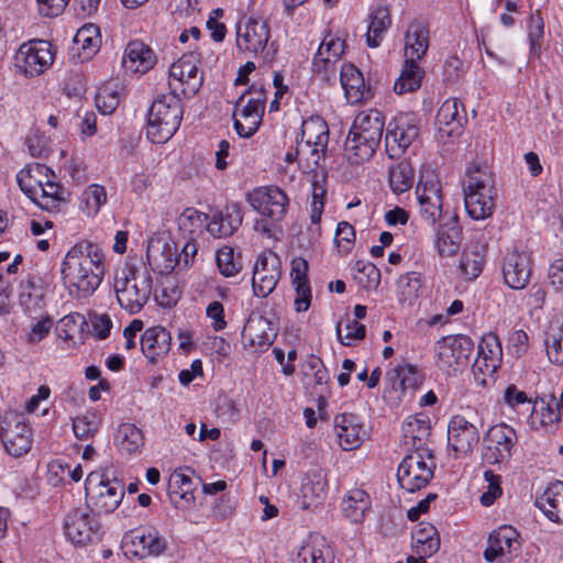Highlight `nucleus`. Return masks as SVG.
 Returning <instances> with one entry per match:
<instances>
[{"mask_svg": "<svg viewBox=\"0 0 563 563\" xmlns=\"http://www.w3.org/2000/svg\"><path fill=\"white\" fill-rule=\"evenodd\" d=\"M104 253L99 245L88 241L75 244L62 263L64 284L77 298L91 296L104 275Z\"/></svg>", "mask_w": 563, "mask_h": 563, "instance_id": "nucleus-1", "label": "nucleus"}, {"mask_svg": "<svg viewBox=\"0 0 563 563\" xmlns=\"http://www.w3.org/2000/svg\"><path fill=\"white\" fill-rule=\"evenodd\" d=\"M113 288L120 307L135 314L142 310L151 297L153 277L143 265L125 264L115 272Z\"/></svg>", "mask_w": 563, "mask_h": 563, "instance_id": "nucleus-2", "label": "nucleus"}, {"mask_svg": "<svg viewBox=\"0 0 563 563\" xmlns=\"http://www.w3.org/2000/svg\"><path fill=\"white\" fill-rule=\"evenodd\" d=\"M183 104L178 93L173 91L158 95L148 110L147 137L153 143H165L179 129Z\"/></svg>", "mask_w": 563, "mask_h": 563, "instance_id": "nucleus-3", "label": "nucleus"}, {"mask_svg": "<svg viewBox=\"0 0 563 563\" xmlns=\"http://www.w3.org/2000/svg\"><path fill=\"white\" fill-rule=\"evenodd\" d=\"M435 365L452 374L467 367L474 351V342L464 334L442 336L435 342Z\"/></svg>", "mask_w": 563, "mask_h": 563, "instance_id": "nucleus-4", "label": "nucleus"}, {"mask_svg": "<svg viewBox=\"0 0 563 563\" xmlns=\"http://www.w3.org/2000/svg\"><path fill=\"white\" fill-rule=\"evenodd\" d=\"M85 490L88 500L99 514L114 511L124 496V486L119 479H109L96 472L87 476Z\"/></svg>", "mask_w": 563, "mask_h": 563, "instance_id": "nucleus-5", "label": "nucleus"}, {"mask_svg": "<svg viewBox=\"0 0 563 563\" xmlns=\"http://www.w3.org/2000/svg\"><path fill=\"white\" fill-rule=\"evenodd\" d=\"M199 55L195 52L184 54L169 68V88L170 91L181 95L186 98L194 97L201 88L203 82L202 73L198 69Z\"/></svg>", "mask_w": 563, "mask_h": 563, "instance_id": "nucleus-6", "label": "nucleus"}, {"mask_svg": "<svg viewBox=\"0 0 563 563\" xmlns=\"http://www.w3.org/2000/svg\"><path fill=\"white\" fill-rule=\"evenodd\" d=\"M517 441L515 429L506 423L490 427L483 438V460L489 465L508 462Z\"/></svg>", "mask_w": 563, "mask_h": 563, "instance_id": "nucleus-7", "label": "nucleus"}, {"mask_svg": "<svg viewBox=\"0 0 563 563\" xmlns=\"http://www.w3.org/2000/svg\"><path fill=\"white\" fill-rule=\"evenodd\" d=\"M55 53L49 42L33 40L23 43L15 55V66L26 77L43 74L54 62Z\"/></svg>", "mask_w": 563, "mask_h": 563, "instance_id": "nucleus-8", "label": "nucleus"}, {"mask_svg": "<svg viewBox=\"0 0 563 563\" xmlns=\"http://www.w3.org/2000/svg\"><path fill=\"white\" fill-rule=\"evenodd\" d=\"M31 428L15 415H5L0 423V439L8 454L20 457L31 450Z\"/></svg>", "mask_w": 563, "mask_h": 563, "instance_id": "nucleus-9", "label": "nucleus"}, {"mask_svg": "<svg viewBox=\"0 0 563 563\" xmlns=\"http://www.w3.org/2000/svg\"><path fill=\"white\" fill-rule=\"evenodd\" d=\"M247 201L261 216L273 222L284 219L289 203L286 194L276 186L254 189L247 195Z\"/></svg>", "mask_w": 563, "mask_h": 563, "instance_id": "nucleus-10", "label": "nucleus"}, {"mask_svg": "<svg viewBox=\"0 0 563 563\" xmlns=\"http://www.w3.org/2000/svg\"><path fill=\"white\" fill-rule=\"evenodd\" d=\"M432 477V467L426 463L423 452L407 454L398 466V483L409 493L426 487Z\"/></svg>", "mask_w": 563, "mask_h": 563, "instance_id": "nucleus-11", "label": "nucleus"}, {"mask_svg": "<svg viewBox=\"0 0 563 563\" xmlns=\"http://www.w3.org/2000/svg\"><path fill=\"white\" fill-rule=\"evenodd\" d=\"M282 275V261L272 251L262 253L253 269L252 288L254 295L265 298L276 288Z\"/></svg>", "mask_w": 563, "mask_h": 563, "instance_id": "nucleus-12", "label": "nucleus"}, {"mask_svg": "<svg viewBox=\"0 0 563 563\" xmlns=\"http://www.w3.org/2000/svg\"><path fill=\"white\" fill-rule=\"evenodd\" d=\"M345 42L340 37L327 35L319 45L312 60L313 73L324 82L335 79V64L344 54Z\"/></svg>", "mask_w": 563, "mask_h": 563, "instance_id": "nucleus-13", "label": "nucleus"}, {"mask_svg": "<svg viewBox=\"0 0 563 563\" xmlns=\"http://www.w3.org/2000/svg\"><path fill=\"white\" fill-rule=\"evenodd\" d=\"M67 538L77 545H85L99 537V522L82 509H73L64 523Z\"/></svg>", "mask_w": 563, "mask_h": 563, "instance_id": "nucleus-14", "label": "nucleus"}, {"mask_svg": "<svg viewBox=\"0 0 563 563\" xmlns=\"http://www.w3.org/2000/svg\"><path fill=\"white\" fill-rule=\"evenodd\" d=\"M520 548L519 532L511 526H501L490 533L484 558L488 562H494L497 558L506 554L517 555Z\"/></svg>", "mask_w": 563, "mask_h": 563, "instance_id": "nucleus-15", "label": "nucleus"}, {"mask_svg": "<svg viewBox=\"0 0 563 563\" xmlns=\"http://www.w3.org/2000/svg\"><path fill=\"white\" fill-rule=\"evenodd\" d=\"M448 441L454 452L467 454L477 445L479 431L464 417L454 416L448 426Z\"/></svg>", "mask_w": 563, "mask_h": 563, "instance_id": "nucleus-16", "label": "nucleus"}, {"mask_svg": "<svg viewBox=\"0 0 563 563\" xmlns=\"http://www.w3.org/2000/svg\"><path fill=\"white\" fill-rule=\"evenodd\" d=\"M329 140L327 123L320 118L305 120L300 130V143L310 152L316 166L323 156Z\"/></svg>", "mask_w": 563, "mask_h": 563, "instance_id": "nucleus-17", "label": "nucleus"}, {"mask_svg": "<svg viewBox=\"0 0 563 563\" xmlns=\"http://www.w3.org/2000/svg\"><path fill=\"white\" fill-rule=\"evenodd\" d=\"M418 135L419 128L412 122L389 123L385 134V148L388 157H400Z\"/></svg>", "mask_w": 563, "mask_h": 563, "instance_id": "nucleus-18", "label": "nucleus"}, {"mask_svg": "<svg viewBox=\"0 0 563 563\" xmlns=\"http://www.w3.org/2000/svg\"><path fill=\"white\" fill-rule=\"evenodd\" d=\"M505 283L512 289H523L531 277V258L527 252L512 251L505 257Z\"/></svg>", "mask_w": 563, "mask_h": 563, "instance_id": "nucleus-19", "label": "nucleus"}, {"mask_svg": "<svg viewBox=\"0 0 563 563\" xmlns=\"http://www.w3.org/2000/svg\"><path fill=\"white\" fill-rule=\"evenodd\" d=\"M416 195L422 218L434 224L442 212V196L439 183L432 179L422 181L420 178L416 187Z\"/></svg>", "mask_w": 563, "mask_h": 563, "instance_id": "nucleus-20", "label": "nucleus"}, {"mask_svg": "<svg viewBox=\"0 0 563 563\" xmlns=\"http://www.w3.org/2000/svg\"><path fill=\"white\" fill-rule=\"evenodd\" d=\"M146 258L161 274H170L179 267L177 245L174 241L151 239L147 244Z\"/></svg>", "mask_w": 563, "mask_h": 563, "instance_id": "nucleus-21", "label": "nucleus"}, {"mask_svg": "<svg viewBox=\"0 0 563 563\" xmlns=\"http://www.w3.org/2000/svg\"><path fill=\"white\" fill-rule=\"evenodd\" d=\"M269 40V29L266 22L250 19L244 27L238 26L236 45L240 51L257 54L262 52Z\"/></svg>", "mask_w": 563, "mask_h": 563, "instance_id": "nucleus-22", "label": "nucleus"}, {"mask_svg": "<svg viewBox=\"0 0 563 563\" xmlns=\"http://www.w3.org/2000/svg\"><path fill=\"white\" fill-rule=\"evenodd\" d=\"M275 336L272 322L260 314H251L242 330L243 343L253 347L266 349L273 344Z\"/></svg>", "mask_w": 563, "mask_h": 563, "instance_id": "nucleus-23", "label": "nucleus"}, {"mask_svg": "<svg viewBox=\"0 0 563 563\" xmlns=\"http://www.w3.org/2000/svg\"><path fill=\"white\" fill-rule=\"evenodd\" d=\"M334 428L339 444L343 450H355L362 444L365 431L355 415L342 413L336 416Z\"/></svg>", "mask_w": 563, "mask_h": 563, "instance_id": "nucleus-24", "label": "nucleus"}, {"mask_svg": "<svg viewBox=\"0 0 563 563\" xmlns=\"http://www.w3.org/2000/svg\"><path fill=\"white\" fill-rule=\"evenodd\" d=\"M242 221V208L239 203H232L212 216V219L207 224V230L216 238H227L241 227Z\"/></svg>", "mask_w": 563, "mask_h": 563, "instance_id": "nucleus-25", "label": "nucleus"}, {"mask_svg": "<svg viewBox=\"0 0 563 563\" xmlns=\"http://www.w3.org/2000/svg\"><path fill=\"white\" fill-rule=\"evenodd\" d=\"M172 335L164 327H152L141 336V349L152 363L164 357L170 350Z\"/></svg>", "mask_w": 563, "mask_h": 563, "instance_id": "nucleus-26", "label": "nucleus"}, {"mask_svg": "<svg viewBox=\"0 0 563 563\" xmlns=\"http://www.w3.org/2000/svg\"><path fill=\"white\" fill-rule=\"evenodd\" d=\"M308 262L302 257L291 261V283L296 290L295 307L298 312L307 311L311 302V288L308 280Z\"/></svg>", "mask_w": 563, "mask_h": 563, "instance_id": "nucleus-27", "label": "nucleus"}, {"mask_svg": "<svg viewBox=\"0 0 563 563\" xmlns=\"http://www.w3.org/2000/svg\"><path fill=\"white\" fill-rule=\"evenodd\" d=\"M429 48V29L424 21L413 20L405 33L406 59L420 60Z\"/></svg>", "mask_w": 563, "mask_h": 563, "instance_id": "nucleus-28", "label": "nucleus"}, {"mask_svg": "<svg viewBox=\"0 0 563 563\" xmlns=\"http://www.w3.org/2000/svg\"><path fill=\"white\" fill-rule=\"evenodd\" d=\"M340 81L344 89L346 100L357 103L363 99L372 98L369 88L365 87L362 73L353 64H343L340 70Z\"/></svg>", "mask_w": 563, "mask_h": 563, "instance_id": "nucleus-29", "label": "nucleus"}, {"mask_svg": "<svg viewBox=\"0 0 563 563\" xmlns=\"http://www.w3.org/2000/svg\"><path fill=\"white\" fill-rule=\"evenodd\" d=\"M55 177V174L51 173V176L43 183L40 192L31 198L41 209L48 212H58L60 207L69 199V192L54 181Z\"/></svg>", "mask_w": 563, "mask_h": 563, "instance_id": "nucleus-30", "label": "nucleus"}, {"mask_svg": "<svg viewBox=\"0 0 563 563\" xmlns=\"http://www.w3.org/2000/svg\"><path fill=\"white\" fill-rule=\"evenodd\" d=\"M334 552L323 536L309 534L298 552V563H334Z\"/></svg>", "mask_w": 563, "mask_h": 563, "instance_id": "nucleus-31", "label": "nucleus"}, {"mask_svg": "<svg viewBox=\"0 0 563 563\" xmlns=\"http://www.w3.org/2000/svg\"><path fill=\"white\" fill-rule=\"evenodd\" d=\"M379 144L380 142L350 129L344 143V154L351 164L358 165L368 161L375 154Z\"/></svg>", "mask_w": 563, "mask_h": 563, "instance_id": "nucleus-32", "label": "nucleus"}, {"mask_svg": "<svg viewBox=\"0 0 563 563\" xmlns=\"http://www.w3.org/2000/svg\"><path fill=\"white\" fill-rule=\"evenodd\" d=\"M430 435V421L424 415L409 417L402 426L404 444L413 452H423Z\"/></svg>", "mask_w": 563, "mask_h": 563, "instance_id": "nucleus-33", "label": "nucleus"}, {"mask_svg": "<svg viewBox=\"0 0 563 563\" xmlns=\"http://www.w3.org/2000/svg\"><path fill=\"white\" fill-rule=\"evenodd\" d=\"M156 63V56L153 49L140 41H132L128 44L123 65L126 69L135 73H146Z\"/></svg>", "mask_w": 563, "mask_h": 563, "instance_id": "nucleus-34", "label": "nucleus"}, {"mask_svg": "<svg viewBox=\"0 0 563 563\" xmlns=\"http://www.w3.org/2000/svg\"><path fill=\"white\" fill-rule=\"evenodd\" d=\"M537 506L553 522H563V482L550 484L537 499Z\"/></svg>", "mask_w": 563, "mask_h": 563, "instance_id": "nucleus-35", "label": "nucleus"}, {"mask_svg": "<svg viewBox=\"0 0 563 563\" xmlns=\"http://www.w3.org/2000/svg\"><path fill=\"white\" fill-rule=\"evenodd\" d=\"M496 197L497 191L487 196L484 191L464 190L465 210L472 219L485 220L494 212Z\"/></svg>", "mask_w": 563, "mask_h": 563, "instance_id": "nucleus-36", "label": "nucleus"}, {"mask_svg": "<svg viewBox=\"0 0 563 563\" xmlns=\"http://www.w3.org/2000/svg\"><path fill=\"white\" fill-rule=\"evenodd\" d=\"M51 173L53 172L43 164H31L16 175V181L21 190L31 199L40 192Z\"/></svg>", "mask_w": 563, "mask_h": 563, "instance_id": "nucleus-37", "label": "nucleus"}, {"mask_svg": "<svg viewBox=\"0 0 563 563\" xmlns=\"http://www.w3.org/2000/svg\"><path fill=\"white\" fill-rule=\"evenodd\" d=\"M341 506L345 518L358 523L364 520L366 512L371 509V498L365 490L354 488L346 493Z\"/></svg>", "mask_w": 563, "mask_h": 563, "instance_id": "nucleus-38", "label": "nucleus"}, {"mask_svg": "<svg viewBox=\"0 0 563 563\" xmlns=\"http://www.w3.org/2000/svg\"><path fill=\"white\" fill-rule=\"evenodd\" d=\"M394 390H415L422 384L423 375L421 372L411 364L398 365L387 373Z\"/></svg>", "mask_w": 563, "mask_h": 563, "instance_id": "nucleus-39", "label": "nucleus"}, {"mask_svg": "<svg viewBox=\"0 0 563 563\" xmlns=\"http://www.w3.org/2000/svg\"><path fill=\"white\" fill-rule=\"evenodd\" d=\"M462 231L457 225L456 217L451 223L441 227L437 238V250L441 257H453L459 253Z\"/></svg>", "mask_w": 563, "mask_h": 563, "instance_id": "nucleus-40", "label": "nucleus"}, {"mask_svg": "<svg viewBox=\"0 0 563 563\" xmlns=\"http://www.w3.org/2000/svg\"><path fill=\"white\" fill-rule=\"evenodd\" d=\"M384 125L385 121L383 114L378 110H369L357 114L351 130L380 142Z\"/></svg>", "mask_w": 563, "mask_h": 563, "instance_id": "nucleus-41", "label": "nucleus"}, {"mask_svg": "<svg viewBox=\"0 0 563 563\" xmlns=\"http://www.w3.org/2000/svg\"><path fill=\"white\" fill-rule=\"evenodd\" d=\"M544 345L548 360L555 365H563V319L551 320L545 334Z\"/></svg>", "mask_w": 563, "mask_h": 563, "instance_id": "nucleus-42", "label": "nucleus"}, {"mask_svg": "<svg viewBox=\"0 0 563 563\" xmlns=\"http://www.w3.org/2000/svg\"><path fill=\"white\" fill-rule=\"evenodd\" d=\"M412 549L418 555H432L440 548V538L437 529L430 523H419L412 532Z\"/></svg>", "mask_w": 563, "mask_h": 563, "instance_id": "nucleus-43", "label": "nucleus"}, {"mask_svg": "<svg viewBox=\"0 0 563 563\" xmlns=\"http://www.w3.org/2000/svg\"><path fill=\"white\" fill-rule=\"evenodd\" d=\"M301 493L303 497V508L321 504L327 495V478L321 471L309 473L302 483Z\"/></svg>", "mask_w": 563, "mask_h": 563, "instance_id": "nucleus-44", "label": "nucleus"}, {"mask_svg": "<svg viewBox=\"0 0 563 563\" xmlns=\"http://www.w3.org/2000/svg\"><path fill=\"white\" fill-rule=\"evenodd\" d=\"M463 186L464 190L484 191L487 196L488 192L496 191L492 172L488 167L481 166L479 164H472L466 169Z\"/></svg>", "mask_w": 563, "mask_h": 563, "instance_id": "nucleus-45", "label": "nucleus"}, {"mask_svg": "<svg viewBox=\"0 0 563 563\" xmlns=\"http://www.w3.org/2000/svg\"><path fill=\"white\" fill-rule=\"evenodd\" d=\"M391 26V18L387 7H378L369 14L366 43L369 47H378L384 34Z\"/></svg>", "mask_w": 563, "mask_h": 563, "instance_id": "nucleus-46", "label": "nucleus"}, {"mask_svg": "<svg viewBox=\"0 0 563 563\" xmlns=\"http://www.w3.org/2000/svg\"><path fill=\"white\" fill-rule=\"evenodd\" d=\"M424 71L413 59H405L400 76L394 85L398 95L412 92L420 88Z\"/></svg>", "mask_w": 563, "mask_h": 563, "instance_id": "nucleus-47", "label": "nucleus"}, {"mask_svg": "<svg viewBox=\"0 0 563 563\" xmlns=\"http://www.w3.org/2000/svg\"><path fill=\"white\" fill-rule=\"evenodd\" d=\"M117 445L124 455H132L141 452L144 445V437L141 429L132 423H123L117 433Z\"/></svg>", "mask_w": 563, "mask_h": 563, "instance_id": "nucleus-48", "label": "nucleus"}, {"mask_svg": "<svg viewBox=\"0 0 563 563\" xmlns=\"http://www.w3.org/2000/svg\"><path fill=\"white\" fill-rule=\"evenodd\" d=\"M389 186L394 194L400 195L408 191L415 180V170L410 162L401 161L389 168Z\"/></svg>", "mask_w": 563, "mask_h": 563, "instance_id": "nucleus-49", "label": "nucleus"}, {"mask_svg": "<svg viewBox=\"0 0 563 563\" xmlns=\"http://www.w3.org/2000/svg\"><path fill=\"white\" fill-rule=\"evenodd\" d=\"M460 108H463V104L455 98L448 99L442 103L435 117L440 129L442 125H452L448 131L449 134H452L462 126L463 117L460 115Z\"/></svg>", "mask_w": 563, "mask_h": 563, "instance_id": "nucleus-50", "label": "nucleus"}, {"mask_svg": "<svg viewBox=\"0 0 563 563\" xmlns=\"http://www.w3.org/2000/svg\"><path fill=\"white\" fill-rule=\"evenodd\" d=\"M209 216L194 208H187L178 218V228L188 236H196L202 232L209 222Z\"/></svg>", "mask_w": 563, "mask_h": 563, "instance_id": "nucleus-51", "label": "nucleus"}, {"mask_svg": "<svg viewBox=\"0 0 563 563\" xmlns=\"http://www.w3.org/2000/svg\"><path fill=\"white\" fill-rule=\"evenodd\" d=\"M496 341L495 339H493ZM495 347L497 351L490 350V356H483V357H476L474 364H473V374L477 382V384L482 386L487 385V380L485 378V375H493L499 363V355L501 353V349L498 344V342H495Z\"/></svg>", "mask_w": 563, "mask_h": 563, "instance_id": "nucleus-52", "label": "nucleus"}, {"mask_svg": "<svg viewBox=\"0 0 563 563\" xmlns=\"http://www.w3.org/2000/svg\"><path fill=\"white\" fill-rule=\"evenodd\" d=\"M20 303L25 310L32 311L43 307V288L37 285L34 278H27L20 286Z\"/></svg>", "mask_w": 563, "mask_h": 563, "instance_id": "nucleus-53", "label": "nucleus"}, {"mask_svg": "<svg viewBox=\"0 0 563 563\" xmlns=\"http://www.w3.org/2000/svg\"><path fill=\"white\" fill-rule=\"evenodd\" d=\"M132 542L141 545L148 555H159L166 549V541L153 528L136 531Z\"/></svg>", "mask_w": 563, "mask_h": 563, "instance_id": "nucleus-54", "label": "nucleus"}, {"mask_svg": "<svg viewBox=\"0 0 563 563\" xmlns=\"http://www.w3.org/2000/svg\"><path fill=\"white\" fill-rule=\"evenodd\" d=\"M85 317L78 312L62 318L56 325L57 336L64 341H73L76 334H81L87 327Z\"/></svg>", "mask_w": 563, "mask_h": 563, "instance_id": "nucleus-55", "label": "nucleus"}, {"mask_svg": "<svg viewBox=\"0 0 563 563\" xmlns=\"http://www.w3.org/2000/svg\"><path fill=\"white\" fill-rule=\"evenodd\" d=\"M95 101L96 107L102 114H111L118 108L120 102L117 87L111 84L99 87Z\"/></svg>", "mask_w": 563, "mask_h": 563, "instance_id": "nucleus-56", "label": "nucleus"}, {"mask_svg": "<svg viewBox=\"0 0 563 563\" xmlns=\"http://www.w3.org/2000/svg\"><path fill=\"white\" fill-rule=\"evenodd\" d=\"M354 278L365 289H375L380 283V271L369 262L358 261L355 264Z\"/></svg>", "mask_w": 563, "mask_h": 563, "instance_id": "nucleus-57", "label": "nucleus"}, {"mask_svg": "<svg viewBox=\"0 0 563 563\" xmlns=\"http://www.w3.org/2000/svg\"><path fill=\"white\" fill-rule=\"evenodd\" d=\"M75 43L81 45L82 49L88 54L96 53L101 43L99 29L93 24H86L80 27L75 35Z\"/></svg>", "mask_w": 563, "mask_h": 563, "instance_id": "nucleus-58", "label": "nucleus"}, {"mask_svg": "<svg viewBox=\"0 0 563 563\" xmlns=\"http://www.w3.org/2000/svg\"><path fill=\"white\" fill-rule=\"evenodd\" d=\"M99 421L93 413L78 416L73 420L74 434L78 440H87L98 431Z\"/></svg>", "mask_w": 563, "mask_h": 563, "instance_id": "nucleus-59", "label": "nucleus"}, {"mask_svg": "<svg viewBox=\"0 0 563 563\" xmlns=\"http://www.w3.org/2000/svg\"><path fill=\"white\" fill-rule=\"evenodd\" d=\"M217 265L220 273L225 277L235 276L242 269V265L235 260L234 251L231 246H223L218 251Z\"/></svg>", "mask_w": 563, "mask_h": 563, "instance_id": "nucleus-60", "label": "nucleus"}, {"mask_svg": "<svg viewBox=\"0 0 563 563\" xmlns=\"http://www.w3.org/2000/svg\"><path fill=\"white\" fill-rule=\"evenodd\" d=\"M420 287V278L415 273L400 277L398 282L399 300L409 306L412 305V300L418 297Z\"/></svg>", "mask_w": 563, "mask_h": 563, "instance_id": "nucleus-61", "label": "nucleus"}, {"mask_svg": "<svg viewBox=\"0 0 563 563\" xmlns=\"http://www.w3.org/2000/svg\"><path fill=\"white\" fill-rule=\"evenodd\" d=\"M540 410V423L543 427H555L561 419V411L558 409L554 404L550 401H544L541 399L540 401H536L532 407V412L534 415H539Z\"/></svg>", "mask_w": 563, "mask_h": 563, "instance_id": "nucleus-62", "label": "nucleus"}, {"mask_svg": "<svg viewBox=\"0 0 563 563\" xmlns=\"http://www.w3.org/2000/svg\"><path fill=\"white\" fill-rule=\"evenodd\" d=\"M459 268L465 279L473 280L479 276L483 269V258L478 253L464 254Z\"/></svg>", "mask_w": 563, "mask_h": 563, "instance_id": "nucleus-63", "label": "nucleus"}, {"mask_svg": "<svg viewBox=\"0 0 563 563\" xmlns=\"http://www.w3.org/2000/svg\"><path fill=\"white\" fill-rule=\"evenodd\" d=\"M484 478L488 483L487 490L481 496L479 500L484 506H490L501 495V477L493 471H485Z\"/></svg>", "mask_w": 563, "mask_h": 563, "instance_id": "nucleus-64", "label": "nucleus"}]
</instances>
